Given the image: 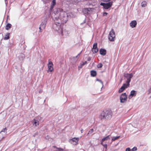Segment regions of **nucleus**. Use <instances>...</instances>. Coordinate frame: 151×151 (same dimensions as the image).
Here are the masks:
<instances>
[{
  "mask_svg": "<svg viewBox=\"0 0 151 151\" xmlns=\"http://www.w3.org/2000/svg\"><path fill=\"white\" fill-rule=\"evenodd\" d=\"M111 0H102L103 1L105 2H108L110 1Z\"/></svg>",
  "mask_w": 151,
  "mask_h": 151,
  "instance_id": "nucleus-34",
  "label": "nucleus"
},
{
  "mask_svg": "<svg viewBox=\"0 0 151 151\" xmlns=\"http://www.w3.org/2000/svg\"><path fill=\"white\" fill-rule=\"evenodd\" d=\"M137 94V92L134 90H132L131 91L130 95L129 96V99H131L133 96H136Z\"/></svg>",
  "mask_w": 151,
  "mask_h": 151,
  "instance_id": "nucleus-11",
  "label": "nucleus"
},
{
  "mask_svg": "<svg viewBox=\"0 0 151 151\" xmlns=\"http://www.w3.org/2000/svg\"><path fill=\"white\" fill-rule=\"evenodd\" d=\"M54 6L51 5L50 7V11H51L54 8Z\"/></svg>",
  "mask_w": 151,
  "mask_h": 151,
  "instance_id": "nucleus-31",
  "label": "nucleus"
},
{
  "mask_svg": "<svg viewBox=\"0 0 151 151\" xmlns=\"http://www.w3.org/2000/svg\"><path fill=\"white\" fill-rule=\"evenodd\" d=\"M137 150V148L136 147H134L132 149H131L132 151H135Z\"/></svg>",
  "mask_w": 151,
  "mask_h": 151,
  "instance_id": "nucleus-27",
  "label": "nucleus"
},
{
  "mask_svg": "<svg viewBox=\"0 0 151 151\" xmlns=\"http://www.w3.org/2000/svg\"><path fill=\"white\" fill-rule=\"evenodd\" d=\"M91 74L92 76L95 77L96 75V72L94 70H91Z\"/></svg>",
  "mask_w": 151,
  "mask_h": 151,
  "instance_id": "nucleus-17",
  "label": "nucleus"
},
{
  "mask_svg": "<svg viewBox=\"0 0 151 151\" xmlns=\"http://www.w3.org/2000/svg\"><path fill=\"white\" fill-rule=\"evenodd\" d=\"M47 67L48 69L47 70V72H52L54 70L53 65L52 62L50 61H49L47 64Z\"/></svg>",
  "mask_w": 151,
  "mask_h": 151,
  "instance_id": "nucleus-6",
  "label": "nucleus"
},
{
  "mask_svg": "<svg viewBox=\"0 0 151 151\" xmlns=\"http://www.w3.org/2000/svg\"><path fill=\"white\" fill-rule=\"evenodd\" d=\"M126 151H132L130 149V148L128 147L126 149Z\"/></svg>",
  "mask_w": 151,
  "mask_h": 151,
  "instance_id": "nucleus-30",
  "label": "nucleus"
},
{
  "mask_svg": "<svg viewBox=\"0 0 151 151\" xmlns=\"http://www.w3.org/2000/svg\"><path fill=\"white\" fill-rule=\"evenodd\" d=\"M110 135H108L106 137L102 139L101 142V145H103V142L105 141V140H108L110 139V138L109 137V136Z\"/></svg>",
  "mask_w": 151,
  "mask_h": 151,
  "instance_id": "nucleus-15",
  "label": "nucleus"
},
{
  "mask_svg": "<svg viewBox=\"0 0 151 151\" xmlns=\"http://www.w3.org/2000/svg\"><path fill=\"white\" fill-rule=\"evenodd\" d=\"M137 22L135 20H133L130 23V25L132 28H134L136 27Z\"/></svg>",
  "mask_w": 151,
  "mask_h": 151,
  "instance_id": "nucleus-12",
  "label": "nucleus"
},
{
  "mask_svg": "<svg viewBox=\"0 0 151 151\" xmlns=\"http://www.w3.org/2000/svg\"><path fill=\"white\" fill-rule=\"evenodd\" d=\"M127 96L126 93H124L121 95L120 97V101L122 103H124L127 100Z\"/></svg>",
  "mask_w": 151,
  "mask_h": 151,
  "instance_id": "nucleus-7",
  "label": "nucleus"
},
{
  "mask_svg": "<svg viewBox=\"0 0 151 151\" xmlns=\"http://www.w3.org/2000/svg\"><path fill=\"white\" fill-rule=\"evenodd\" d=\"M6 128H4L2 130L1 132H5V131H6Z\"/></svg>",
  "mask_w": 151,
  "mask_h": 151,
  "instance_id": "nucleus-29",
  "label": "nucleus"
},
{
  "mask_svg": "<svg viewBox=\"0 0 151 151\" xmlns=\"http://www.w3.org/2000/svg\"><path fill=\"white\" fill-rule=\"evenodd\" d=\"M79 140V138L78 137H74L70 140L71 141L70 142L71 143H73L74 145H76L78 143V142Z\"/></svg>",
  "mask_w": 151,
  "mask_h": 151,
  "instance_id": "nucleus-10",
  "label": "nucleus"
},
{
  "mask_svg": "<svg viewBox=\"0 0 151 151\" xmlns=\"http://www.w3.org/2000/svg\"><path fill=\"white\" fill-rule=\"evenodd\" d=\"M103 145L104 147H105L106 148H107V144H103V145Z\"/></svg>",
  "mask_w": 151,
  "mask_h": 151,
  "instance_id": "nucleus-32",
  "label": "nucleus"
},
{
  "mask_svg": "<svg viewBox=\"0 0 151 151\" xmlns=\"http://www.w3.org/2000/svg\"><path fill=\"white\" fill-rule=\"evenodd\" d=\"M100 54L102 55H105L106 54V50L104 49H101L100 50Z\"/></svg>",
  "mask_w": 151,
  "mask_h": 151,
  "instance_id": "nucleus-16",
  "label": "nucleus"
},
{
  "mask_svg": "<svg viewBox=\"0 0 151 151\" xmlns=\"http://www.w3.org/2000/svg\"><path fill=\"white\" fill-rule=\"evenodd\" d=\"M90 60V59L89 58L88 59V60Z\"/></svg>",
  "mask_w": 151,
  "mask_h": 151,
  "instance_id": "nucleus-38",
  "label": "nucleus"
},
{
  "mask_svg": "<svg viewBox=\"0 0 151 151\" xmlns=\"http://www.w3.org/2000/svg\"><path fill=\"white\" fill-rule=\"evenodd\" d=\"M82 66H82V65H81V66H80H80H79V68H81L82 67Z\"/></svg>",
  "mask_w": 151,
  "mask_h": 151,
  "instance_id": "nucleus-36",
  "label": "nucleus"
},
{
  "mask_svg": "<svg viewBox=\"0 0 151 151\" xmlns=\"http://www.w3.org/2000/svg\"><path fill=\"white\" fill-rule=\"evenodd\" d=\"M113 2V1H111L106 4L103 3H101L100 5L103 6L105 9H108L112 6Z\"/></svg>",
  "mask_w": 151,
  "mask_h": 151,
  "instance_id": "nucleus-4",
  "label": "nucleus"
},
{
  "mask_svg": "<svg viewBox=\"0 0 151 151\" xmlns=\"http://www.w3.org/2000/svg\"><path fill=\"white\" fill-rule=\"evenodd\" d=\"M124 76L127 78V81L126 83L127 84V85H129V83L131 81V80L132 78L133 77V75L132 73L130 74H126L124 75Z\"/></svg>",
  "mask_w": 151,
  "mask_h": 151,
  "instance_id": "nucleus-5",
  "label": "nucleus"
},
{
  "mask_svg": "<svg viewBox=\"0 0 151 151\" xmlns=\"http://www.w3.org/2000/svg\"><path fill=\"white\" fill-rule=\"evenodd\" d=\"M93 131H94L93 129H91L89 131V132H88V134H91L93 132Z\"/></svg>",
  "mask_w": 151,
  "mask_h": 151,
  "instance_id": "nucleus-25",
  "label": "nucleus"
},
{
  "mask_svg": "<svg viewBox=\"0 0 151 151\" xmlns=\"http://www.w3.org/2000/svg\"><path fill=\"white\" fill-rule=\"evenodd\" d=\"M53 27L55 30L58 31L59 33H60L62 35H63V28L60 27V25L55 23L53 25Z\"/></svg>",
  "mask_w": 151,
  "mask_h": 151,
  "instance_id": "nucleus-3",
  "label": "nucleus"
},
{
  "mask_svg": "<svg viewBox=\"0 0 151 151\" xmlns=\"http://www.w3.org/2000/svg\"><path fill=\"white\" fill-rule=\"evenodd\" d=\"M112 115V113L111 110L103 111L101 114V119H110L111 118Z\"/></svg>",
  "mask_w": 151,
  "mask_h": 151,
  "instance_id": "nucleus-1",
  "label": "nucleus"
},
{
  "mask_svg": "<svg viewBox=\"0 0 151 151\" xmlns=\"http://www.w3.org/2000/svg\"><path fill=\"white\" fill-rule=\"evenodd\" d=\"M87 61H85V62H83L82 64H81V65L83 66V65L86 64L87 63Z\"/></svg>",
  "mask_w": 151,
  "mask_h": 151,
  "instance_id": "nucleus-28",
  "label": "nucleus"
},
{
  "mask_svg": "<svg viewBox=\"0 0 151 151\" xmlns=\"http://www.w3.org/2000/svg\"><path fill=\"white\" fill-rule=\"evenodd\" d=\"M60 20L58 19H56L55 20V23H58V24L60 25Z\"/></svg>",
  "mask_w": 151,
  "mask_h": 151,
  "instance_id": "nucleus-22",
  "label": "nucleus"
},
{
  "mask_svg": "<svg viewBox=\"0 0 151 151\" xmlns=\"http://www.w3.org/2000/svg\"><path fill=\"white\" fill-rule=\"evenodd\" d=\"M129 86L127 85V84H126L125 83H124L123 84V86L121 87V88L119 89V93H121L123 92L125 89L127 88L128 87H129Z\"/></svg>",
  "mask_w": 151,
  "mask_h": 151,
  "instance_id": "nucleus-8",
  "label": "nucleus"
},
{
  "mask_svg": "<svg viewBox=\"0 0 151 151\" xmlns=\"http://www.w3.org/2000/svg\"><path fill=\"white\" fill-rule=\"evenodd\" d=\"M119 136H117L116 137H114L112 139V141H114L117 139H118L119 138Z\"/></svg>",
  "mask_w": 151,
  "mask_h": 151,
  "instance_id": "nucleus-24",
  "label": "nucleus"
},
{
  "mask_svg": "<svg viewBox=\"0 0 151 151\" xmlns=\"http://www.w3.org/2000/svg\"><path fill=\"white\" fill-rule=\"evenodd\" d=\"M107 14V13L106 12H104L103 14V15L104 16H106Z\"/></svg>",
  "mask_w": 151,
  "mask_h": 151,
  "instance_id": "nucleus-33",
  "label": "nucleus"
},
{
  "mask_svg": "<svg viewBox=\"0 0 151 151\" xmlns=\"http://www.w3.org/2000/svg\"><path fill=\"white\" fill-rule=\"evenodd\" d=\"M108 39L110 41H114L115 39V34L114 30L112 29L108 35Z\"/></svg>",
  "mask_w": 151,
  "mask_h": 151,
  "instance_id": "nucleus-2",
  "label": "nucleus"
},
{
  "mask_svg": "<svg viewBox=\"0 0 151 151\" xmlns=\"http://www.w3.org/2000/svg\"><path fill=\"white\" fill-rule=\"evenodd\" d=\"M81 133H82L83 132V129H81Z\"/></svg>",
  "mask_w": 151,
  "mask_h": 151,
  "instance_id": "nucleus-35",
  "label": "nucleus"
},
{
  "mask_svg": "<svg viewBox=\"0 0 151 151\" xmlns=\"http://www.w3.org/2000/svg\"><path fill=\"white\" fill-rule=\"evenodd\" d=\"M10 35V34L9 33H6V35H5V37H4V39L5 40H7L9 39V35Z\"/></svg>",
  "mask_w": 151,
  "mask_h": 151,
  "instance_id": "nucleus-20",
  "label": "nucleus"
},
{
  "mask_svg": "<svg viewBox=\"0 0 151 151\" xmlns=\"http://www.w3.org/2000/svg\"><path fill=\"white\" fill-rule=\"evenodd\" d=\"M45 27V24H44V23H42L40 25L39 28L40 29V32H42V29H44Z\"/></svg>",
  "mask_w": 151,
  "mask_h": 151,
  "instance_id": "nucleus-13",
  "label": "nucleus"
},
{
  "mask_svg": "<svg viewBox=\"0 0 151 151\" xmlns=\"http://www.w3.org/2000/svg\"><path fill=\"white\" fill-rule=\"evenodd\" d=\"M147 5V2L145 1H143L141 3V6L142 7L146 6Z\"/></svg>",
  "mask_w": 151,
  "mask_h": 151,
  "instance_id": "nucleus-21",
  "label": "nucleus"
},
{
  "mask_svg": "<svg viewBox=\"0 0 151 151\" xmlns=\"http://www.w3.org/2000/svg\"><path fill=\"white\" fill-rule=\"evenodd\" d=\"M32 123L33 124V125H35V126L37 127L39 124V122L38 120L34 119L32 121Z\"/></svg>",
  "mask_w": 151,
  "mask_h": 151,
  "instance_id": "nucleus-14",
  "label": "nucleus"
},
{
  "mask_svg": "<svg viewBox=\"0 0 151 151\" xmlns=\"http://www.w3.org/2000/svg\"><path fill=\"white\" fill-rule=\"evenodd\" d=\"M60 15L61 16H62L64 18L67 17L68 16V15H67V14L65 12H61L60 14Z\"/></svg>",
  "mask_w": 151,
  "mask_h": 151,
  "instance_id": "nucleus-18",
  "label": "nucleus"
},
{
  "mask_svg": "<svg viewBox=\"0 0 151 151\" xmlns=\"http://www.w3.org/2000/svg\"><path fill=\"white\" fill-rule=\"evenodd\" d=\"M92 51L94 53H96L98 51V50L97 48V43H95L93 44Z\"/></svg>",
  "mask_w": 151,
  "mask_h": 151,
  "instance_id": "nucleus-9",
  "label": "nucleus"
},
{
  "mask_svg": "<svg viewBox=\"0 0 151 151\" xmlns=\"http://www.w3.org/2000/svg\"><path fill=\"white\" fill-rule=\"evenodd\" d=\"M12 25L9 23H8L6 26V29L8 30L9 29L11 28Z\"/></svg>",
  "mask_w": 151,
  "mask_h": 151,
  "instance_id": "nucleus-19",
  "label": "nucleus"
},
{
  "mask_svg": "<svg viewBox=\"0 0 151 151\" xmlns=\"http://www.w3.org/2000/svg\"><path fill=\"white\" fill-rule=\"evenodd\" d=\"M42 92V91H41V90H40V91H39V93H41V92Z\"/></svg>",
  "mask_w": 151,
  "mask_h": 151,
  "instance_id": "nucleus-37",
  "label": "nucleus"
},
{
  "mask_svg": "<svg viewBox=\"0 0 151 151\" xmlns=\"http://www.w3.org/2000/svg\"><path fill=\"white\" fill-rule=\"evenodd\" d=\"M102 66H103L102 64L101 63H100L99 64L97 65V67L98 68H101L102 67Z\"/></svg>",
  "mask_w": 151,
  "mask_h": 151,
  "instance_id": "nucleus-26",
  "label": "nucleus"
},
{
  "mask_svg": "<svg viewBox=\"0 0 151 151\" xmlns=\"http://www.w3.org/2000/svg\"><path fill=\"white\" fill-rule=\"evenodd\" d=\"M56 4V0H53L52 3L51 5L54 6Z\"/></svg>",
  "mask_w": 151,
  "mask_h": 151,
  "instance_id": "nucleus-23",
  "label": "nucleus"
}]
</instances>
